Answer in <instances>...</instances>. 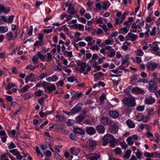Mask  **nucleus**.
Returning <instances> with one entry per match:
<instances>
[{
    "mask_svg": "<svg viewBox=\"0 0 160 160\" xmlns=\"http://www.w3.org/2000/svg\"><path fill=\"white\" fill-rule=\"evenodd\" d=\"M34 74L31 73L29 74L28 75L26 78L25 79V82L26 83H27L29 81H31V82H33L36 81V79L33 78V76H34Z\"/></svg>",
    "mask_w": 160,
    "mask_h": 160,
    "instance_id": "obj_11",
    "label": "nucleus"
},
{
    "mask_svg": "<svg viewBox=\"0 0 160 160\" xmlns=\"http://www.w3.org/2000/svg\"><path fill=\"white\" fill-rule=\"evenodd\" d=\"M51 78L52 79V82H55L58 79V78L55 75H52L51 77Z\"/></svg>",
    "mask_w": 160,
    "mask_h": 160,
    "instance_id": "obj_59",
    "label": "nucleus"
},
{
    "mask_svg": "<svg viewBox=\"0 0 160 160\" xmlns=\"http://www.w3.org/2000/svg\"><path fill=\"white\" fill-rule=\"evenodd\" d=\"M45 154L48 157H50L52 156V153L49 150H47Z\"/></svg>",
    "mask_w": 160,
    "mask_h": 160,
    "instance_id": "obj_64",
    "label": "nucleus"
},
{
    "mask_svg": "<svg viewBox=\"0 0 160 160\" xmlns=\"http://www.w3.org/2000/svg\"><path fill=\"white\" fill-rule=\"evenodd\" d=\"M36 152L38 155H41V157H43V155L42 153H41L40 150L38 147L37 146L36 147Z\"/></svg>",
    "mask_w": 160,
    "mask_h": 160,
    "instance_id": "obj_46",
    "label": "nucleus"
},
{
    "mask_svg": "<svg viewBox=\"0 0 160 160\" xmlns=\"http://www.w3.org/2000/svg\"><path fill=\"white\" fill-rule=\"evenodd\" d=\"M131 92L132 93L136 94H144L145 93V92L143 90L137 87L132 88L131 90Z\"/></svg>",
    "mask_w": 160,
    "mask_h": 160,
    "instance_id": "obj_7",
    "label": "nucleus"
},
{
    "mask_svg": "<svg viewBox=\"0 0 160 160\" xmlns=\"http://www.w3.org/2000/svg\"><path fill=\"white\" fill-rule=\"evenodd\" d=\"M82 105L83 104L82 102L78 103L72 109H71L70 111L71 113L72 114H74L78 112L81 109Z\"/></svg>",
    "mask_w": 160,
    "mask_h": 160,
    "instance_id": "obj_5",
    "label": "nucleus"
},
{
    "mask_svg": "<svg viewBox=\"0 0 160 160\" xmlns=\"http://www.w3.org/2000/svg\"><path fill=\"white\" fill-rule=\"evenodd\" d=\"M27 69H30L31 71H33L34 70V66L32 64H29L26 67Z\"/></svg>",
    "mask_w": 160,
    "mask_h": 160,
    "instance_id": "obj_48",
    "label": "nucleus"
},
{
    "mask_svg": "<svg viewBox=\"0 0 160 160\" xmlns=\"http://www.w3.org/2000/svg\"><path fill=\"white\" fill-rule=\"evenodd\" d=\"M143 55V52L141 49H139L137 51V56H142Z\"/></svg>",
    "mask_w": 160,
    "mask_h": 160,
    "instance_id": "obj_58",
    "label": "nucleus"
},
{
    "mask_svg": "<svg viewBox=\"0 0 160 160\" xmlns=\"http://www.w3.org/2000/svg\"><path fill=\"white\" fill-rule=\"evenodd\" d=\"M45 98L43 97H42L38 100V102L41 105L43 104V102L44 101Z\"/></svg>",
    "mask_w": 160,
    "mask_h": 160,
    "instance_id": "obj_55",
    "label": "nucleus"
},
{
    "mask_svg": "<svg viewBox=\"0 0 160 160\" xmlns=\"http://www.w3.org/2000/svg\"><path fill=\"white\" fill-rule=\"evenodd\" d=\"M144 156L147 158H152L153 156V153H150L148 152H145L144 153Z\"/></svg>",
    "mask_w": 160,
    "mask_h": 160,
    "instance_id": "obj_36",
    "label": "nucleus"
},
{
    "mask_svg": "<svg viewBox=\"0 0 160 160\" xmlns=\"http://www.w3.org/2000/svg\"><path fill=\"white\" fill-rule=\"evenodd\" d=\"M128 126L130 128H133L135 127V123L131 120L128 119L126 122Z\"/></svg>",
    "mask_w": 160,
    "mask_h": 160,
    "instance_id": "obj_22",
    "label": "nucleus"
},
{
    "mask_svg": "<svg viewBox=\"0 0 160 160\" xmlns=\"http://www.w3.org/2000/svg\"><path fill=\"white\" fill-rule=\"evenodd\" d=\"M110 146L112 148H114L115 144L118 142V141L111 135L109 140Z\"/></svg>",
    "mask_w": 160,
    "mask_h": 160,
    "instance_id": "obj_15",
    "label": "nucleus"
},
{
    "mask_svg": "<svg viewBox=\"0 0 160 160\" xmlns=\"http://www.w3.org/2000/svg\"><path fill=\"white\" fill-rule=\"evenodd\" d=\"M52 141V139L50 137L46 139V144L48 145L50 148H52V145L51 143Z\"/></svg>",
    "mask_w": 160,
    "mask_h": 160,
    "instance_id": "obj_30",
    "label": "nucleus"
},
{
    "mask_svg": "<svg viewBox=\"0 0 160 160\" xmlns=\"http://www.w3.org/2000/svg\"><path fill=\"white\" fill-rule=\"evenodd\" d=\"M85 130L86 133L90 135H92L96 133V130L93 127H87Z\"/></svg>",
    "mask_w": 160,
    "mask_h": 160,
    "instance_id": "obj_8",
    "label": "nucleus"
},
{
    "mask_svg": "<svg viewBox=\"0 0 160 160\" xmlns=\"http://www.w3.org/2000/svg\"><path fill=\"white\" fill-rule=\"evenodd\" d=\"M144 109V106H138L137 107V110L139 112L142 111Z\"/></svg>",
    "mask_w": 160,
    "mask_h": 160,
    "instance_id": "obj_40",
    "label": "nucleus"
},
{
    "mask_svg": "<svg viewBox=\"0 0 160 160\" xmlns=\"http://www.w3.org/2000/svg\"><path fill=\"white\" fill-rule=\"evenodd\" d=\"M136 119L138 121H143L144 122H147L149 119V117L145 116L142 113H139L136 116Z\"/></svg>",
    "mask_w": 160,
    "mask_h": 160,
    "instance_id": "obj_3",
    "label": "nucleus"
},
{
    "mask_svg": "<svg viewBox=\"0 0 160 160\" xmlns=\"http://www.w3.org/2000/svg\"><path fill=\"white\" fill-rule=\"evenodd\" d=\"M54 70H58V71H61L62 68H61L60 63H58L57 66L54 69Z\"/></svg>",
    "mask_w": 160,
    "mask_h": 160,
    "instance_id": "obj_44",
    "label": "nucleus"
},
{
    "mask_svg": "<svg viewBox=\"0 0 160 160\" xmlns=\"http://www.w3.org/2000/svg\"><path fill=\"white\" fill-rule=\"evenodd\" d=\"M37 55L38 56L39 58L42 60L44 58V56L40 52H38L37 54Z\"/></svg>",
    "mask_w": 160,
    "mask_h": 160,
    "instance_id": "obj_56",
    "label": "nucleus"
},
{
    "mask_svg": "<svg viewBox=\"0 0 160 160\" xmlns=\"http://www.w3.org/2000/svg\"><path fill=\"white\" fill-rule=\"evenodd\" d=\"M122 102L126 106L132 107L136 105L135 100L133 97L131 96L125 98L122 100Z\"/></svg>",
    "mask_w": 160,
    "mask_h": 160,
    "instance_id": "obj_1",
    "label": "nucleus"
},
{
    "mask_svg": "<svg viewBox=\"0 0 160 160\" xmlns=\"http://www.w3.org/2000/svg\"><path fill=\"white\" fill-rule=\"evenodd\" d=\"M131 153V151L130 150H127L125 152L124 157L126 158H129L130 154Z\"/></svg>",
    "mask_w": 160,
    "mask_h": 160,
    "instance_id": "obj_33",
    "label": "nucleus"
},
{
    "mask_svg": "<svg viewBox=\"0 0 160 160\" xmlns=\"http://www.w3.org/2000/svg\"><path fill=\"white\" fill-rule=\"evenodd\" d=\"M156 28L154 27L152 31L150 32V35L151 36H155L156 34Z\"/></svg>",
    "mask_w": 160,
    "mask_h": 160,
    "instance_id": "obj_38",
    "label": "nucleus"
},
{
    "mask_svg": "<svg viewBox=\"0 0 160 160\" xmlns=\"http://www.w3.org/2000/svg\"><path fill=\"white\" fill-rule=\"evenodd\" d=\"M158 64L154 62L150 61L148 62L146 65V68L148 71H153L157 67Z\"/></svg>",
    "mask_w": 160,
    "mask_h": 160,
    "instance_id": "obj_4",
    "label": "nucleus"
},
{
    "mask_svg": "<svg viewBox=\"0 0 160 160\" xmlns=\"http://www.w3.org/2000/svg\"><path fill=\"white\" fill-rule=\"evenodd\" d=\"M80 66L81 68L85 69L88 65H86L85 62H82Z\"/></svg>",
    "mask_w": 160,
    "mask_h": 160,
    "instance_id": "obj_61",
    "label": "nucleus"
},
{
    "mask_svg": "<svg viewBox=\"0 0 160 160\" xmlns=\"http://www.w3.org/2000/svg\"><path fill=\"white\" fill-rule=\"evenodd\" d=\"M14 17V16L13 15L9 16L8 18V20H7V22H8L10 23H11L13 20Z\"/></svg>",
    "mask_w": 160,
    "mask_h": 160,
    "instance_id": "obj_49",
    "label": "nucleus"
},
{
    "mask_svg": "<svg viewBox=\"0 0 160 160\" xmlns=\"http://www.w3.org/2000/svg\"><path fill=\"white\" fill-rule=\"evenodd\" d=\"M94 71L95 72H97L98 70H99L101 68V66L99 65H97L96 66H95L94 68Z\"/></svg>",
    "mask_w": 160,
    "mask_h": 160,
    "instance_id": "obj_62",
    "label": "nucleus"
},
{
    "mask_svg": "<svg viewBox=\"0 0 160 160\" xmlns=\"http://www.w3.org/2000/svg\"><path fill=\"white\" fill-rule=\"evenodd\" d=\"M35 95L37 96H40L42 95L43 94V92L41 90H38L36 92L34 93Z\"/></svg>",
    "mask_w": 160,
    "mask_h": 160,
    "instance_id": "obj_32",
    "label": "nucleus"
},
{
    "mask_svg": "<svg viewBox=\"0 0 160 160\" xmlns=\"http://www.w3.org/2000/svg\"><path fill=\"white\" fill-rule=\"evenodd\" d=\"M89 145L87 146V147L91 148L93 150V148L96 145V143L95 141L93 140L90 138L88 140Z\"/></svg>",
    "mask_w": 160,
    "mask_h": 160,
    "instance_id": "obj_14",
    "label": "nucleus"
},
{
    "mask_svg": "<svg viewBox=\"0 0 160 160\" xmlns=\"http://www.w3.org/2000/svg\"><path fill=\"white\" fill-rule=\"evenodd\" d=\"M158 88V83L154 80H151L149 82L148 90L152 92H154Z\"/></svg>",
    "mask_w": 160,
    "mask_h": 160,
    "instance_id": "obj_2",
    "label": "nucleus"
},
{
    "mask_svg": "<svg viewBox=\"0 0 160 160\" xmlns=\"http://www.w3.org/2000/svg\"><path fill=\"white\" fill-rule=\"evenodd\" d=\"M100 121L102 123L106 126L109 125L111 122V119L106 117H102Z\"/></svg>",
    "mask_w": 160,
    "mask_h": 160,
    "instance_id": "obj_6",
    "label": "nucleus"
},
{
    "mask_svg": "<svg viewBox=\"0 0 160 160\" xmlns=\"http://www.w3.org/2000/svg\"><path fill=\"white\" fill-rule=\"evenodd\" d=\"M8 31V28L6 26H0V33H3Z\"/></svg>",
    "mask_w": 160,
    "mask_h": 160,
    "instance_id": "obj_24",
    "label": "nucleus"
},
{
    "mask_svg": "<svg viewBox=\"0 0 160 160\" xmlns=\"http://www.w3.org/2000/svg\"><path fill=\"white\" fill-rule=\"evenodd\" d=\"M38 59V58L37 56H33V57L32 58V61H33V63L34 64H36L38 63V62H37V61Z\"/></svg>",
    "mask_w": 160,
    "mask_h": 160,
    "instance_id": "obj_52",
    "label": "nucleus"
},
{
    "mask_svg": "<svg viewBox=\"0 0 160 160\" xmlns=\"http://www.w3.org/2000/svg\"><path fill=\"white\" fill-rule=\"evenodd\" d=\"M90 63L93 68H94L95 66H96L97 65V62L94 60H92L91 61Z\"/></svg>",
    "mask_w": 160,
    "mask_h": 160,
    "instance_id": "obj_54",
    "label": "nucleus"
},
{
    "mask_svg": "<svg viewBox=\"0 0 160 160\" xmlns=\"http://www.w3.org/2000/svg\"><path fill=\"white\" fill-rule=\"evenodd\" d=\"M142 155V153L141 152V151L139 149H138L137 150V152L136 154L137 158L139 159H140L141 156Z\"/></svg>",
    "mask_w": 160,
    "mask_h": 160,
    "instance_id": "obj_39",
    "label": "nucleus"
},
{
    "mask_svg": "<svg viewBox=\"0 0 160 160\" xmlns=\"http://www.w3.org/2000/svg\"><path fill=\"white\" fill-rule=\"evenodd\" d=\"M159 49V48L158 47V45L157 44L154 47H152L151 50L153 52H152L153 53H155V52H157Z\"/></svg>",
    "mask_w": 160,
    "mask_h": 160,
    "instance_id": "obj_35",
    "label": "nucleus"
},
{
    "mask_svg": "<svg viewBox=\"0 0 160 160\" xmlns=\"http://www.w3.org/2000/svg\"><path fill=\"white\" fill-rule=\"evenodd\" d=\"M127 14V12H125L123 13L120 18H117L115 20V24H120L125 19L126 15Z\"/></svg>",
    "mask_w": 160,
    "mask_h": 160,
    "instance_id": "obj_12",
    "label": "nucleus"
},
{
    "mask_svg": "<svg viewBox=\"0 0 160 160\" xmlns=\"http://www.w3.org/2000/svg\"><path fill=\"white\" fill-rule=\"evenodd\" d=\"M70 93L71 94V98H72L73 100H77V92L73 90H72L71 91Z\"/></svg>",
    "mask_w": 160,
    "mask_h": 160,
    "instance_id": "obj_26",
    "label": "nucleus"
},
{
    "mask_svg": "<svg viewBox=\"0 0 160 160\" xmlns=\"http://www.w3.org/2000/svg\"><path fill=\"white\" fill-rule=\"evenodd\" d=\"M111 136V134H108L103 137V142H102V145L103 146H105L107 145L109 141Z\"/></svg>",
    "mask_w": 160,
    "mask_h": 160,
    "instance_id": "obj_10",
    "label": "nucleus"
},
{
    "mask_svg": "<svg viewBox=\"0 0 160 160\" xmlns=\"http://www.w3.org/2000/svg\"><path fill=\"white\" fill-rule=\"evenodd\" d=\"M5 36L8 41H11L15 39L12 32H11L7 33Z\"/></svg>",
    "mask_w": 160,
    "mask_h": 160,
    "instance_id": "obj_21",
    "label": "nucleus"
},
{
    "mask_svg": "<svg viewBox=\"0 0 160 160\" xmlns=\"http://www.w3.org/2000/svg\"><path fill=\"white\" fill-rule=\"evenodd\" d=\"M78 28L79 29L81 30L82 31L84 30V25L81 24H78Z\"/></svg>",
    "mask_w": 160,
    "mask_h": 160,
    "instance_id": "obj_63",
    "label": "nucleus"
},
{
    "mask_svg": "<svg viewBox=\"0 0 160 160\" xmlns=\"http://www.w3.org/2000/svg\"><path fill=\"white\" fill-rule=\"evenodd\" d=\"M109 112L110 116L113 118H117L119 117V113L116 111L111 110L109 111Z\"/></svg>",
    "mask_w": 160,
    "mask_h": 160,
    "instance_id": "obj_13",
    "label": "nucleus"
},
{
    "mask_svg": "<svg viewBox=\"0 0 160 160\" xmlns=\"http://www.w3.org/2000/svg\"><path fill=\"white\" fill-rule=\"evenodd\" d=\"M151 16L152 14L151 13L149 14V16L147 17L146 19V21L148 22H151L152 19H151Z\"/></svg>",
    "mask_w": 160,
    "mask_h": 160,
    "instance_id": "obj_53",
    "label": "nucleus"
},
{
    "mask_svg": "<svg viewBox=\"0 0 160 160\" xmlns=\"http://www.w3.org/2000/svg\"><path fill=\"white\" fill-rule=\"evenodd\" d=\"M110 131L112 134H115L118 132V128L117 125L115 124H113L111 126L110 128Z\"/></svg>",
    "mask_w": 160,
    "mask_h": 160,
    "instance_id": "obj_18",
    "label": "nucleus"
},
{
    "mask_svg": "<svg viewBox=\"0 0 160 160\" xmlns=\"http://www.w3.org/2000/svg\"><path fill=\"white\" fill-rule=\"evenodd\" d=\"M100 157V155L99 154L97 157L96 156H92L89 157V159L90 160H97L98 159H99Z\"/></svg>",
    "mask_w": 160,
    "mask_h": 160,
    "instance_id": "obj_45",
    "label": "nucleus"
},
{
    "mask_svg": "<svg viewBox=\"0 0 160 160\" xmlns=\"http://www.w3.org/2000/svg\"><path fill=\"white\" fill-rule=\"evenodd\" d=\"M132 88V86H129L125 90V93L126 95L128 96L131 95L130 91H131Z\"/></svg>",
    "mask_w": 160,
    "mask_h": 160,
    "instance_id": "obj_25",
    "label": "nucleus"
},
{
    "mask_svg": "<svg viewBox=\"0 0 160 160\" xmlns=\"http://www.w3.org/2000/svg\"><path fill=\"white\" fill-rule=\"evenodd\" d=\"M108 4V3L107 2L103 3L102 5V9L106 10L107 8L109 7V6Z\"/></svg>",
    "mask_w": 160,
    "mask_h": 160,
    "instance_id": "obj_37",
    "label": "nucleus"
},
{
    "mask_svg": "<svg viewBox=\"0 0 160 160\" xmlns=\"http://www.w3.org/2000/svg\"><path fill=\"white\" fill-rule=\"evenodd\" d=\"M128 58L127 56H125L124 57L122 58V62L121 63V65H123L125 64L128 62Z\"/></svg>",
    "mask_w": 160,
    "mask_h": 160,
    "instance_id": "obj_29",
    "label": "nucleus"
},
{
    "mask_svg": "<svg viewBox=\"0 0 160 160\" xmlns=\"http://www.w3.org/2000/svg\"><path fill=\"white\" fill-rule=\"evenodd\" d=\"M67 78L68 81L69 82H72L74 81V79H75V77L74 76H72L68 78Z\"/></svg>",
    "mask_w": 160,
    "mask_h": 160,
    "instance_id": "obj_51",
    "label": "nucleus"
},
{
    "mask_svg": "<svg viewBox=\"0 0 160 160\" xmlns=\"http://www.w3.org/2000/svg\"><path fill=\"white\" fill-rule=\"evenodd\" d=\"M155 99L152 96L146 98L145 99V103L146 104H151L155 102Z\"/></svg>",
    "mask_w": 160,
    "mask_h": 160,
    "instance_id": "obj_9",
    "label": "nucleus"
},
{
    "mask_svg": "<svg viewBox=\"0 0 160 160\" xmlns=\"http://www.w3.org/2000/svg\"><path fill=\"white\" fill-rule=\"evenodd\" d=\"M85 118V116L82 114H80L76 117L75 121L77 123L81 122Z\"/></svg>",
    "mask_w": 160,
    "mask_h": 160,
    "instance_id": "obj_19",
    "label": "nucleus"
},
{
    "mask_svg": "<svg viewBox=\"0 0 160 160\" xmlns=\"http://www.w3.org/2000/svg\"><path fill=\"white\" fill-rule=\"evenodd\" d=\"M67 12L70 15H74L76 13L75 8L72 6L68 8Z\"/></svg>",
    "mask_w": 160,
    "mask_h": 160,
    "instance_id": "obj_23",
    "label": "nucleus"
},
{
    "mask_svg": "<svg viewBox=\"0 0 160 160\" xmlns=\"http://www.w3.org/2000/svg\"><path fill=\"white\" fill-rule=\"evenodd\" d=\"M120 30L124 32L125 33H127L128 31V30L127 29L126 27H125L124 28H121L120 29Z\"/></svg>",
    "mask_w": 160,
    "mask_h": 160,
    "instance_id": "obj_60",
    "label": "nucleus"
},
{
    "mask_svg": "<svg viewBox=\"0 0 160 160\" xmlns=\"http://www.w3.org/2000/svg\"><path fill=\"white\" fill-rule=\"evenodd\" d=\"M96 128L97 132L99 133H103L105 132V128L102 125H98Z\"/></svg>",
    "mask_w": 160,
    "mask_h": 160,
    "instance_id": "obj_16",
    "label": "nucleus"
},
{
    "mask_svg": "<svg viewBox=\"0 0 160 160\" xmlns=\"http://www.w3.org/2000/svg\"><path fill=\"white\" fill-rule=\"evenodd\" d=\"M115 151L116 154H119L122 152L120 149L118 148H117L115 149Z\"/></svg>",
    "mask_w": 160,
    "mask_h": 160,
    "instance_id": "obj_57",
    "label": "nucleus"
},
{
    "mask_svg": "<svg viewBox=\"0 0 160 160\" xmlns=\"http://www.w3.org/2000/svg\"><path fill=\"white\" fill-rule=\"evenodd\" d=\"M102 2H100L96 3L95 6L98 9L101 10L102 9V5L101 4Z\"/></svg>",
    "mask_w": 160,
    "mask_h": 160,
    "instance_id": "obj_42",
    "label": "nucleus"
},
{
    "mask_svg": "<svg viewBox=\"0 0 160 160\" xmlns=\"http://www.w3.org/2000/svg\"><path fill=\"white\" fill-rule=\"evenodd\" d=\"M15 86V84L12 83H9L8 85V87L5 88V89L7 90V89H10L11 88Z\"/></svg>",
    "mask_w": 160,
    "mask_h": 160,
    "instance_id": "obj_50",
    "label": "nucleus"
},
{
    "mask_svg": "<svg viewBox=\"0 0 160 160\" xmlns=\"http://www.w3.org/2000/svg\"><path fill=\"white\" fill-rule=\"evenodd\" d=\"M47 89L49 92H52L56 90V87L55 85L53 84L50 86H48Z\"/></svg>",
    "mask_w": 160,
    "mask_h": 160,
    "instance_id": "obj_27",
    "label": "nucleus"
},
{
    "mask_svg": "<svg viewBox=\"0 0 160 160\" xmlns=\"http://www.w3.org/2000/svg\"><path fill=\"white\" fill-rule=\"evenodd\" d=\"M73 132L75 133L79 134L81 135H84L85 133L83 130L79 128H74Z\"/></svg>",
    "mask_w": 160,
    "mask_h": 160,
    "instance_id": "obj_17",
    "label": "nucleus"
},
{
    "mask_svg": "<svg viewBox=\"0 0 160 160\" xmlns=\"http://www.w3.org/2000/svg\"><path fill=\"white\" fill-rule=\"evenodd\" d=\"M30 88V87L28 85H26L21 90V92H25L27 91L28 89Z\"/></svg>",
    "mask_w": 160,
    "mask_h": 160,
    "instance_id": "obj_41",
    "label": "nucleus"
},
{
    "mask_svg": "<svg viewBox=\"0 0 160 160\" xmlns=\"http://www.w3.org/2000/svg\"><path fill=\"white\" fill-rule=\"evenodd\" d=\"M14 155L16 156L17 158L20 160H21L22 158V156L20 155V153L18 151H17L15 154H14Z\"/></svg>",
    "mask_w": 160,
    "mask_h": 160,
    "instance_id": "obj_34",
    "label": "nucleus"
},
{
    "mask_svg": "<svg viewBox=\"0 0 160 160\" xmlns=\"http://www.w3.org/2000/svg\"><path fill=\"white\" fill-rule=\"evenodd\" d=\"M132 139V138L131 137H128L127 139V141L128 142V143L129 144L132 145L133 143V142Z\"/></svg>",
    "mask_w": 160,
    "mask_h": 160,
    "instance_id": "obj_43",
    "label": "nucleus"
},
{
    "mask_svg": "<svg viewBox=\"0 0 160 160\" xmlns=\"http://www.w3.org/2000/svg\"><path fill=\"white\" fill-rule=\"evenodd\" d=\"M47 73H42L38 77V79L39 80H42L44 78L46 77L47 76Z\"/></svg>",
    "mask_w": 160,
    "mask_h": 160,
    "instance_id": "obj_31",
    "label": "nucleus"
},
{
    "mask_svg": "<svg viewBox=\"0 0 160 160\" xmlns=\"http://www.w3.org/2000/svg\"><path fill=\"white\" fill-rule=\"evenodd\" d=\"M7 22V19L4 16H0V25L2 24L4 22Z\"/></svg>",
    "mask_w": 160,
    "mask_h": 160,
    "instance_id": "obj_28",
    "label": "nucleus"
},
{
    "mask_svg": "<svg viewBox=\"0 0 160 160\" xmlns=\"http://www.w3.org/2000/svg\"><path fill=\"white\" fill-rule=\"evenodd\" d=\"M128 37L131 38V41L132 42H134L136 40L138 36L135 34H134L132 32H129L128 33Z\"/></svg>",
    "mask_w": 160,
    "mask_h": 160,
    "instance_id": "obj_20",
    "label": "nucleus"
},
{
    "mask_svg": "<svg viewBox=\"0 0 160 160\" xmlns=\"http://www.w3.org/2000/svg\"><path fill=\"white\" fill-rule=\"evenodd\" d=\"M94 77V81L96 82L100 78L97 73H95L93 76Z\"/></svg>",
    "mask_w": 160,
    "mask_h": 160,
    "instance_id": "obj_47",
    "label": "nucleus"
}]
</instances>
